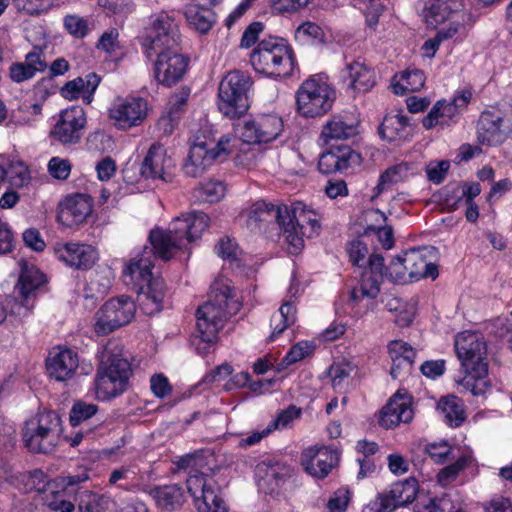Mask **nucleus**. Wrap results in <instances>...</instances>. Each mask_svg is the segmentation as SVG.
I'll use <instances>...</instances> for the list:
<instances>
[{
  "label": "nucleus",
  "instance_id": "ddd939ff",
  "mask_svg": "<svg viewBox=\"0 0 512 512\" xmlns=\"http://www.w3.org/2000/svg\"><path fill=\"white\" fill-rule=\"evenodd\" d=\"M20 274L14 287V303L11 314L23 319L28 317L34 308L39 289L45 283V275L33 264L21 260Z\"/></svg>",
  "mask_w": 512,
  "mask_h": 512
},
{
  "label": "nucleus",
  "instance_id": "0eeeda50",
  "mask_svg": "<svg viewBox=\"0 0 512 512\" xmlns=\"http://www.w3.org/2000/svg\"><path fill=\"white\" fill-rule=\"evenodd\" d=\"M320 217L302 202H295L289 210L283 206L281 232L291 254L304 247V237L312 238L320 232Z\"/></svg>",
  "mask_w": 512,
  "mask_h": 512
},
{
  "label": "nucleus",
  "instance_id": "bf43d9fd",
  "mask_svg": "<svg viewBox=\"0 0 512 512\" xmlns=\"http://www.w3.org/2000/svg\"><path fill=\"white\" fill-rule=\"evenodd\" d=\"M24 64L35 74L44 72L48 68L45 52L38 46H34L32 50L25 55Z\"/></svg>",
  "mask_w": 512,
  "mask_h": 512
},
{
  "label": "nucleus",
  "instance_id": "79ce46f5",
  "mask_svg": "<svg viewBox=\"0 0 512 512\" xmlns=\"http://www.w3.org/2000/svg\"><path fill=\"white\" fill-rule=\"evenodd\" d=\"M453 0H427L423 17L428 25L437 26L445 22L453 12Z\"/></svg>",
  "mask_w": 512,
  "mask_h": 512
},
{
  "label": "nucleus",
  "instance_id": "1a4fd4ad",
  "mask_svg": "<svg viewBox=\"0 0 512 512\" xmlns=\"http://www.w3.org/2000/svg\"><path fill=\"white\" fill-rule=\"evenodd\" d=\"M61 419L53 411H44L27 420L22 429L25 447L33 453H49L58 444Z\"/></svg>",
  "mask_w": 512,
  "mask_h": 512
},
{
  "label": "nucleus",
  "instance_id": "2f4dec72",
  "mask_svg": "<svg viewBox=\"0 0 512 512\" xmlns=\"http://www.w3.org/2000/svg\"><path fill=\"white\" fill-rule=\"evenodd\" d=\"M283 206H275L259 200L246 212V225L251 231H261L265 224L277 222L281 227Z\"/></svg>",
  "mask_w": 512,
  "mask_h": 512
},
{
  "label": "nucleus",
  "instance_id": "8fccbe9b",
  "mask_svg": "<svg viewBox=\"0 0 512 512\" xmlns=\"http://www.w3.org/2000/svg\"><path fill=\"white\" fill-rule=\"evenodd\" d=\"M194 196L201 202L214 203L220 201L226 193V187L221 181L209 180L195 189Z\"/></svg>",
  "mask_w": 512,
  "mask_h": 512
},
{
  "label": "nucleus",
  "instance_id": "4d7b16f0",
  "mask_svg": "<svg viewBox=\"0 0 512 512\" xmlns=\"http://www.w3.org/2000/svg\"><path fill=\"white\" fill-rule=\"evenodd\" d=\"M322 38L323 31L321 27L312 22H305L295 30V39L301 44L320 41Z\"/></svg>",
  "mask_w": 512,
  "mask_h": 512
},
{
  "label": "nucleus",
  "instance_id": "58836bf2",
  "mask_svg": "<svg viewBox=\"0 0 512 512\" xmlns=\"http://www.w3.org/2000/svg\"><path fill=\"white\" fill-rule=\"evenodd\" d=\"M185 17L190 27L200 34H206L216 22V16L210 6L189 3L185 7Z\"/></svg>",
  "mask_w": 512,
  "mask_h": 512
},
{
  "label": "nucleus",
  "instance_id": "423d86ee",
  "mask_svg": "<svg viewBox=\"0 0 512 512\" xmlns=\"http://www.w3.org/2000/svg\"><path fill=\"white\" fill-rule=\"evenodd\" d=\"M250 63L258 73L269 77H289L295 68V57L289 43L280 37L261 40L250 54Z\"/></svg>",
  "mask_w": 512,
  "mask_h": 512
},
{
  "label": "nucleus",
  "instance_id": "37998d69",
  "mask_svg": "<svg viewBox=\"0 0 512 512\" xmlns=\"http://www.w3.org/2000/svg\"><path fill=\"white\" fill-rule=\"evenodd\" d=\"M395 79H397L393 84L395 94L419 91L425 84L424 72L416 68L406 69L399 76H395Z\"/></svg>",
  "mask_w": 512,
  "mask_h": 512
},
{
  "label": "nucleus",
  "instance_id": "a211bd4d",
  "mask_svg": "<svg viewBox=\"0 0 512 512\" xmlns=\"http://www.w3.org/2000/svg\"><path fill=\"white\" fill-rule=\"evenodd\" d=\"M471 97L470 91L463 90L457 93L451 101L438 100L423 118V126L429 130L435 126L445 128L455 123L461 112L467 107Z\"/></svg>",
  "mask_w": 512,
  "mask_h": 512
},
{
  "label": "nucleus",
  "instance_id": "f8f14e48",
  "mask_svg": "<svg viewBox=\"0 0 512 512\" xmlns=\"http://www.w3.org/2000/svg\"><path fill=\"white\" fill-rule=\"evenodd\" d=\"M180 43L181 34L174 18L166 12H159L150 16L141 37L143 54L178 47Z\"/></svg>",
  "mask_w": 512,
  "mask_h": 512
},
{
  "label": "nucleus",
  "instance_id": "680f3d73",
  "mask_svg": "<svg viewBox=\"0 0 512 512\" xmlns=\"http://www.w3.org/2000/svg\"><path fill=\"white\" fill-rule=\"evenodd\" d=\"M47 168L53 178L66 180L71 173L72 165L68 159L55 156L49 160Z\"/></svg>",
  "mask_w": 512,
  "mask_h": 512
},
{
  "label": "nucleus",
  "instance_id": "49530a36",
  "mask_svg": "<svg viewBox=\"0 0 512 512\" xmlns=\"http://www.w3.org/2000/svg\"><path fill=\"white\" fill-rule=\"evenodd\" d=\"M113 504L111 496L85 490L79 494V509L85 512H104Z\"/></svg>",
  "mask_w": 512,
  "mask_h": 512
},
{
  "label": "nucleus",
  "instance_id": "c9c22d12",
  "mask_svg": "<svg viewBox=\"0 0 512 512\" xmlns=\"http://www.w3.org/2000/svg\"><path fill=\"white\" fill-rule=\"evenodd\" d=\"M138 290V304L146 315H154L162 310L165 296L164 281L155 279L149 284L140 286Z\"/></svg>",
  "mask_w": 512,
  "mask_h": 512
},
{
  "label": "nucleus",
  "instance_id": "c03bdc74",
  "mask_svg": "<svg viewBox=\"0 0 512 512\" xmlns=\"http://www.w3.org/2000/svg\"><path fill=\"white\" fill-rule=\"evenodd\" d=\"M90 479L89 471L82 468L74 474L59 476L54 480V485L58 489L56 493H62L63 496H77L79 492V485Z\"/></svg>",
  "mask_w": 512,
  "mask_h": 512
},
{
  "label": "nucleus",
  "instance_id": "c85d7f7f",
  "mask_svg": "<svg viewBox=\"0 0 512 512\" xmlns=\"http://www.w3.org/2000/svg\"><path fill=\"white\" fill-rule=\"evenodd\" d=\"M360 155L349 146H340L322 153L318 168L321 173L330 174L334 172L347 171L353 165H358Z\"/></svg>",
  "mask_w": 512,
  "mask_h": 512
},
{
  "label": "nucleus",
  "instance_id": "393cba45",
  "mask_svg": "<svg viewBox=\"0 0 512 512\" xmlns=\"http://www.w3.org/2000/svg\"><path fill=\"white\" fill-rule=\"evenodd\" d=\"M57 258L77 269H88L98 260L96 249L88 244L65 243L55 248Z\"/></svg>",
  "mask_w": 512,
  "mask_h": 512
},
{
  "label": "nucleus",
  "instance_id": "864d4df0",
  "mask_svg": "<svg viewBox=\"0 0 512 512\" xmlns=\"http://www.w3.org/2000/svg\"><path fill=\"white\" fill-rule=\"evenodd\" d=\"M471 461L472 459L470 456L463 455L459 457L453 464L442 468L437 475L438 483L441 486L446 487L457 478L460 471H462L469 463H471Z\"/></svg>",
  "mask_w": 512,
  "mask_h": 512
},
{
  "label": "nucleus",
  "instance_id": "2eb2a0df",
  "mask_svg": "<svg viewBox=\"0 0 512 512\" xmlns=\"http://www.w3.org/2000/svg\"><path fill=\"white\" fill-rule=\"evenodd\" d=\"M136 305L130 297L112 298L96 313L95 332L106 335L131 322Z\"/></svg>",
  "mask_w": 512,
  "mask_h": 512
},
{
  "label": "nucleus",
  "instance_id": "0e129e2a",
  "mask_svg": "<svg viewBox=\"0 0 512 512\" xmlns=\"http://www.w3.org/2000/svg\"><path fill=\"white\" fill-rule=\"evenodd\" d=\"M424 451L434 462L443 463L451 453V446L446 441L433 442L425 445Z\"/></svg>",
  "mask_w": 512,
  "mask_h": 512
},
{
  "label": "nucleus",
  "instance_id": "e433bc0d",
  "mask_svg": "<svg viewBox=\"0 0 512 512\" xmlns=\"http://www.w3.org/2000/svg\"><path fill=\"white\" fill-rule=\"evenodd\" d=\"M379 134L389 142L406 140L412 134L410 119L402 113L388 114L379 127Z\"/></svg>",
  "mask_w": 512,
  "mask_h": 512
},
{
  "label": "nucleus",
  "instance_id": "9d476101",
  "mask_svg": "<svg viewBox=\"0 0 512 512\" xmlns=\"http://www.w3.org/2000/svg\"><path fill=\"white\" fill-rule=\"evenodd\" d=\"M334 100L335 91L321 74L309 77L296 92L297 111L304 117L314 118L326 114Z\"/></svg>",
  "mask_w": 512,
  "mask_h": 512
},
{
  "label": "nucleus",
  "instance_id": "5701e85b",
  "mask_svg": "<svg viewBox=\"0 0 512 512\" xmlns=\"http://www.w3.org/2000/svg\"><path fill=\"white\" fill-rule=\"evenodd\" d=\"M174 161L159 143H153L141 165V175L146 179L170 182L173 177Z\"/></svg>",
  "mask_w": 512,
  "mask_h": 512
},
{
  "label": "nucleus",
  "instance_id": "603ef678",
  "mask_svg": "<svg viewBox=\"0 0 512 512\" xmlns=\"http://www.w3.org/2000/svg\"><path fill=\"white\" fill-rule=\"evenodd\" d=\"M16 10L29 16L46 14L56 0H12Z\"/></svg>",
  "mask_w": 512,
  "mask_h": 512
},
{
  "label": "nucleus",
  "instance_id": "e2e57ef3",
  "mask_svg": "<svg viewBox=\"0 0 512 512\" xmlns=\"http://www.w3.org/2000/svg\"><path fill=\"white\" fill-rule=\"evenodd\" d=\"M314 350V345L306 342L301 341L295 344L291 349L288 351V353L283 358V362L286 365H290L293 363H296L298 361H301L302 359L306 358L307 356L311 355Z\"/></svg>",
  "mask_w": 512,
  "mask_h": 512
},
{
  "label": "nucleus",
  "instance_id": "4be33fe9",
  "mask_svg": "<svg viewBox=\"0 0 512 512\" xmlns=\"http://www.w3.org/2000/svg\"><path fill=\"white\" fill-rule=\"evenodd\" d=\"M339 452L328 446L309 447L303 451L301 465L304 470L315 478H325L338 464Z\"/></svg>",
  "mask_w": 512,
  "mask_h": 512
},
{
  "label": "nucleus",
  "instance_id": "473e14b6",
  "mask_svg": "<svg viewBox=\"0 0 512 512\" xmlns=\"http://www.w3.org/2000/svg\"><path fill=\"white\" fill-rule=\"evenodd\" d=\"M342 78L348 88L357 92H367L376 83L374 71L360 59L347 63L342 71Z\"/></svg>",
  "mask_w": 512,
  "mask_h": 512
},
{
  "label": "nucleus",
  "instance_id": "774afa93",
  "mask_svg": "<svg viewBox=\"0 0 512 512\" xmlns=\"http://www.w3.org/2000/svg\"><path fill=\"white\" fill-rule=\"evenodd\" d=\"M449 167L450 163L446 160L430 162L426 166V174L428 179L435 184L441 183L444 180Z\"/></svg>",
  "mask_w": 512,
  "mask_h": 512
},
{
  "label": "nucleus",
  "instance_id": "ea45409f",
  "mask_svg": "<svg viewBox=\"0 0 512 512\" xmlns=\"http://www.w3.org/2000/svg\"><path fill=\"white\" fill-rule=\"evenodd\" d=\"M388 504L393 506V511L401 506L412 503L417 495V482L415 479L399 481L391 485L387 492L381 493Z\"/></svg>",
  "mask_w": 512,
  "mask_h": 512
},
{
  "label": "nucleus",
  "instance_id": "412c9836",
  "mask_svg": "<svg viewBox=\"0 0 512 512\" xmlns=\"http://www.w3.org/2000/svg\"><path fill=\"white\" fill-rule=\"evenodd\" d=\"M360 123L359 113L356 109L335 113L323 126L321 138L326 144L332 140L352 138L359 133Z\"/></svg>",
  "mask_w": 512,
  "mask_h": 512
},
{
  "label": "nucleus",
  "instance_id": "3c124183",
  "mask_svg": "<svg viewBox=\"0 0 512 512\" xmlns=\"http://www.w3.org/2000/svg\"><path fill=\"white\" fill-rule=\"evenodd\" d=\"M354 370L355 367L349 362L333 364L329 370L333 388L339 392L344 390L349 385Z\"/></svg>",
  "mask_w": 512,
  "mask_h": 512
},
{
  "label": "nucleus",
  "instance_id": "aec40b11",
  "mask_svg": "<svg viewBox=\"0 0 512 512\" xmlns=\"http://www.w3.org/2000/svg\"><path fill=\"white\" fill-rule=\"evenodd\" d=\"M86 122L84 109L72 106L59 114L50 134L63 145L77 144L83 136Z\"/></svg>",
  "mask_w": 512,
  "mask_h": 512
},
{
  "label": "nucleus",
  "instance_id": "052dcab7",
  "mask_svg": "<svg viewBox=\"0 0 512 512\" xmlns=\"http://www.w3.org/2000/svg\"><path fill=\"white\" fill-rule=\"evenodd\" d=\"M64 27L69 34L77 38L85 37L89 31L87 20L75 14L64 18Z\"/></svg>",
  "mask_w": 512,
  "mask_h": 512
},
{
  "label": "nucleus",
  "instance_id": "6e6d98bb",
  "mask_svg": "<svg viewBox=\"0 0 512 512\" xmlns=\"http://www.w3.org/2000/svg\"><path fill=\"white\" fill-rule=\"evenodd\" d=\"M98 411V406L92 403L82 401L76 402L70 412V423L72 426H78L82 422L94 416Z\"/></svg>",
  "mask_w": 512,
  "mask_h": 512
},
{
  "label": "nucleus",
  "instance_id": "dca6fc26",
  "mask_svg": "<svg viewBox=\"0 0 512 512\" xmlns=\"http://www.w3.org/2000/svg\"><path fill=\"white\" fill-rule=\"evenodd\" d=\"M282 118L274 113L257 114L239 125L237 132L247 144L269 143L277 139L283 131Z\"/></svg>",
  "mask_w": 512,
  "mask_h": 512
},
{
  "label": "nucleus",
  "instance_id": "6e6552de",
  "mask_svg": "<svg viewBox=\"0 0 512 512\" xmlns=\"http://www.w3.org/2000/svg\"><path fill=\"white\" fill-rule=\"evenodd\" d=\"M230 137L216 139L207 129L200 130L190 146L183 164V171L189 177L201 176L212 163L229 153Z\"/></svg>",
  "mask_w": 512,
  "mask_h": 512
},
{
  "label": "nucleus",
  "instance_id": "5fc2aeb1",
  "mask_svg": "<svg viewBox=\"0 0 512 512\" xmlns=\"http://www.w3.org/2000/svg\"><path fill=\"white\" fill-rule=\"evenodd\" d=\"M5 179L12 186L20 188L28 183L30 174L28 168L22 162H12L5 168Z\"/></svg>",
  "mask_w": 512,
  "mask_h": 512
},
{
  "label": "nucleus",
  "instance_id": "de8ad7c7",
  "mask_svg": "<svg viewBox=\"0 0 512 512\" xmlns=\"http://www.w3.org/2000/svg\"><path fill=\"white\" fill-rule=\"evenodd\" d=\"M367 237H363L361 239H356L351 241L347 247V253L349 255V260L354 266H358L360 268H370L371 259L374 257H382L376 253H370V250L365 242Z\"/></svg>",
  "mask_w": 512,
  "mask_h": 512
},
{
  "label": "nucleus",
  "instance_id": "4c0bfd02",
  "mask_svg": "<svg viewBox=\"0 0 512 512\" xmlns=\"http://www.w3.org/2000/svg\"><path fill=\"white\" fill-rule=\"evenodd\" d=\"M148 493L156 505L166 511H174L184 503V491L178 484L156 486Z\"/></svg>",
  "mask_w": 512,
  "mask_h": 512
},
{
  "label": "nucleus",
  "instance_id": "a18cd8bd",
  "mask_svg": "<svg viewBox=\"0 0 512 512\" xmlns=\"http://www.w3.org/2000/svg\"><path fill=\"white\" fill-rule=\"evenodd\" d=\"M296 321V309L295 306L290 303H284L279 311L274 313L271 318L272 333L269 336V340L273 341L278 335H280L286 328L294 324Z\"/></svg>",
  "mask_w": 512,
  "mask_h": 512
},
{
  "label": "nucleus",
  "instance_id": "f3484780",
  "mask_svg": "<svg viewBox=\"0 0 512 512\" xmlns=\"http://www.w3.org/2000/svg\"><path fill=\"white\" fill-rule=\"evenodd\" d=\"M146 99L136 96L117 97L108 109L109 119L118 129L127 130L139 126L147 117Z\"/></svg>",
  "mask_w": 512,
  "mask_h": 512
},
{
  "label": "nucleus",
  "instance_id": "39448f33",
  "mask_svg": "<svg viewBox=\"0 0 512 512\" xmlns=\"http://www.w3.org/2000/svg\"><path fill=\"white\" fill-rule=\"evenodd\" d=\"M208 225L209 217L203 212L182 214L170 223L168 230L153 229L149 241L161 259L167 261L188 243L200 238Z\"/></svg>",
  "mask_w": 512,
  "mask_h": 512
},
{
  "label": "nucleus",
  "instance_id": "20e7f679",
  "mask_svg": "<svg viewBox=\"0 0 512 512\" xmlns=\"http://www.w3.org/2000/svg\"><path fill=\"white\" fill-rule=\"evenodd\" d=\"M455 350L465 370L460 384L474 396L485 395L490 390V384L487 379V347L484 338L470 331L458 333L455 337Z\"/></svg>",
  "mask_w": 512,
  "mask_h": 512
},
{
  "label": "nucleus",
  "instance_id": "7ed1b4c3",
  "mask_svg": "<svg viewBox=\"0 0 512 512\" xmlns=\"http://www.w3.org/2000/svg\"><path fill=\"white\" fill-rule=\"evenodd\" d=\"M178 467L189 469L187 489L194 500L198 512H227L228 508L220 496V486L215 479L219 469L204 465V460L196 454H187L178 461Z\"/></svg>",
  "mask_w": 512,
  "mask_h": 512
},
{
  "label": "nucleus",
  "instance_id": "6ab92c4d",
  "mask_svg": "<svg viewBox=\"0 0 512 512\" xmlns=\"http://www.w3.org/2000/svg\"><path fill=\"white\" fill-rule=\"evenodd\" d=\"M511 130V123L502 111L498 109L485 110L477 122V139L482 145H499L508 138Z\"/></svg>",
  "mask_w": 512,
  "mask_h": 512
},
{
  "label": "nucleus",
  "instance_id": "338daca9",
  "mask_svg": "<svg viewBox=\"0 0 512 512\" xmlns=\"http://www.w3.org/2000/svg\"><path fill=\"white\" fill-rule=\"evenodd\" d=\"M350 500V492L346 488H340L334 492L327 503L329 512H345Z\"/></svg>",
  "mask_w": 512,
  "mask_h": 512
},
{
  "label": "nucleus",
  "instance_id": "f257e3e1",
  "mask_svg": "<svg viewBox=\"0 0 512 512\" xmlns=\"http://www.w3.org/2000/svg\"><path fill=\"white\" fill-rule=\"evenodd\" d=\"M240 307L241 302L233 287L228 283L213 285L209 300L196 313L198 340L195 345L198 354L205 356L212 351L224 322Z\"/></svg>",
  "mask_w": 512,
  "mask_h": 512
},
{
  "label": "nucleus",
  "instance_id": "13d9d810",
  "mask_svg": "<svg viewBox=\"0 0 512 512\" xmlns=\"http://www.w3.org/2000/svg\"><path fill=\"white\" fill-rule=\"evenodd\" d=\"M301 416V409L294 405L280 411L268 424L271 431L287 428L295 419Z\"/></svg>",
  "mask_w": 512,
  "mask_h": 512
},
{
  "label": "nucleus",
  "instance_id": "cd10ccee",
  "mask_svg": "<svg viewBox=\"0 0 512 512\" xmlns=\"http://www.w3.org/2000/svg\"><path fill=\"white\" fill-rule=\"evenodd\" d=\"M46 366L50 377L57 381H67L74 376L79 366L78 355L71 349H54L49 353Z\"/></svg>",
  "mask_w": 512,
  "mask_h": 512
},
{
  "label": "nucleus",
  "instance_id": "c756f323",
  "mask_svg": "<svg viewBox=\"0 0 512 512\" xmlns=\"http://www.w3.org/2000/svg\"><path fill=\"white\" fill-rule=\"evenodd\" d=\"M427 247L414 248L404 253L405 269L407 270V279L418 281L422 278L436 279L438 268L435 264L427 260Z\"/></svg>",
  "mask_w": 512,
  "mask_h": 512
},
{
  "label": "nucleus",
  "instance_id": "72a5a7b5",
  "mask_svg": "<svg viewBox=\"0 0 512 512\" xmlns=\"http://www.w3.org/2000/svg\"><path fill=\"white\" fill-rule=\"evenodd\" d=\"M100 81L101 79L96 73H89L85 77H77L67 82L62 87L61 94L68 100L81 98L85 104H90Z\"/></svg>",
  "mask_w": 512,
  "mask_h": 512
},
{
  "label": "nucleus",
  "instance_id": "a19ab883",
  "mask_svg": "<svg viewBox=\"0 0 512 512\" xmlns=\"http://www.w3.org/2000/svg\"><path fill=\"white\" fill-rule=\"evenodd\" d=\"M415 173L412 163L400 162L388 167L379 177L377 189L379 192L388 190L393 185L407 180Z\"/></svg>",
  "mask_w": 512,
  "mask_h": 512
},
{
  "label": "nucleus",
  "instance_id": "f03ea898",
  "mask_svg": "<svg viewBox=\"0 0 512 512\" xmlns=\"http://www.w3.org/2000/svg\"><path fill=\"white\" fill-rule=\"evenodd\" d=\"M98 365L93 382L94 396L108 401L123 394L131 375V364L118 340H109L97 352Z\"/></svg>",
  "mask_w": 512,
  "mask_h": 512
},
{
  "label": "nucleus",
  "instance_id": "69168bd1",
  "mask_svg": "<svg viewBox=\"0 0 512 512\" xmlns=\"http://www.w3.org/2000/svg\"><path fill=\"white\" fill-rule=\"evenodd\" d=\"M188 97L189 90L187 89H181L180 91L175 92L171 95L168 101L166 111L181 118L184 113Z\"/></svg>",
  "mask_w": 512,
  "mask_h": 512
},
{
  "label": "nucleus",
  "instance_id": "09e8293b",
  "mask_svg": "<svg viewBox=\"0 0 512 512\" xmlns=\"http://www.w3.org/2000/svg\"><path fill=\"white\" fill-rule=\"evenodd\" d=\"M445 422L453 427L460 426L465 420V412L461 400L456 396L443 397L439 402Z\"/></svg>",
  "mask_w": 512,
  "mask_h": 512
},
{
  "label": "nucleus",
  "instance_id": "4468645a",
  "mask_svg": "<svg viewBox=\"0 0 512 512\" xmlns=\"http://www.w3.org/2000/svg\"><path fill=\"white\" fill-rule=\"evenodd\" d=\"M144 55L153 63L154 77L162 85H175L187 71L189 59L181 53L180 46Z\"/></svg>",
  "mask_w": 512,
  "mask_h": 512
},
{
  "label": "nucleus",
  "instance_id": "9b49d317",
  "mask_svg": "<svg viewBox=\"0 0 512 512\" xmlns=\"http://www.w3.org/2000/svg\"><path fill=\"white\" fill-rule=\"evenodd\" d=\"M251 78L244 72L231 71L221 80L218 88V108L227 118L234 119L248 109L247 92Z\"/></svg>",
  "mask_w": 512,
  "mask_h": 512
},
{
  "label": "nucleus",
  "instance_id": "7c9ffc66",
  "mask_svg": "<svg viewBox=\"0 0 512 512\" xmlns=\"http://www.w3.org/2000/svg\"><path fill=\"white\" fill-rule=\"evenodd\" d=\"M412 418L410 399L397 393L381 410L379 424L386 429H391L400 423H409Z\"/></svg>",
  "mask_w": 512,
  "mask_h": 512
},
{
  "label": "nucleus",
  "instance_id": "bb28decb",
  "mask_svg": "<svg viewBox=\"0 0 512 512\" xmlns=\"http://www.w3.org/2000/svg\"><path fill=\"white\" fill-rule=\"evenodd\" d=\"M384 258L374 257L371 259L370 268L363 271L359 288L351 291L350 299L358 302L364 298L374 299L380 292V282L383 275Z\"/></svg>",
  "mask_w": 512,
  "mask_h": 512
},
{
  "label": "nucleus",
  "instance_id": "b1692460",
  "mask_svg": "<svg viewBox=\"0 0 512 512\" xmlns=\"http://www.w3.org/2000/svg\"><path fill=\"white\" fill-rule=\"evenodd\" d=\"M161 258L154 247H144L143 250L135 255L125 266L123 270L124 281L127 285H133L137 289L154 281L152 268L154 258Z\"/></svg>",
  "mask_w": 512,
  "mask_h": 512
},
{
  "label": "nucleus",
  "instance_id": "a878e982",
  "mask_svg": "<svg viewBox=\"0 0 512 512\" xmlns=\"http://www.w3.org/2000/svg\"><path fill=\"white\" fill-rule=\"evenodd\" d=\"M91 212L90 197L85 194H75L66 197L60 205L57 219L63 226L71 227L84 222Z\"/></svg>",
  "mask_w": 512,
  "mask_h": 512
},
{
  "label": "nucleus",
  "instance_id": "f704fd0d",
  "mask_svg": "<svg viewBox=\"0 0 512 512\" xmlns=\"http://www.w3.org/2000/svg\"><path fill=\"white\" fill-rule=\"evenodd\" d=\"M388 351L392 361L390 369L392 378L397 379L401 375H408L416 356L415 350L406 342L394 340L389 343Z\"/></svg>",
  "mask_w": 512,
  "mask_h": 512
}]
</instances>
